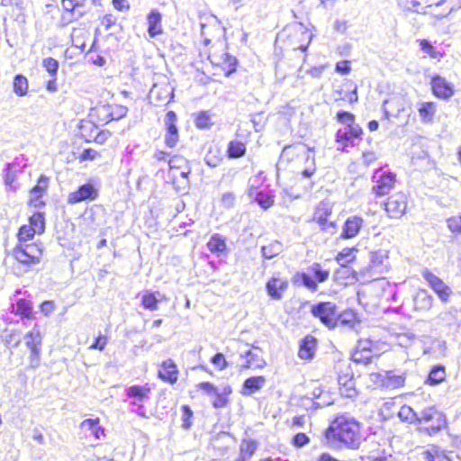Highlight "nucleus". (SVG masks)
Returning a JSON list of instances; mask_svg holds the SVG:
<instances>
[{
    "label": "nucleus",
    "instance_id": "obj_1",
    "mask_svg": "<svg viewBox=\"0 0 461 461\" xmlns=\"http://www.w3.org/2000/svg\"><path fill=\"white\" fill-rule=\"evenodd\" d=\"M326 438L343 443L351 449H357L362 441L360 424L348 413L339 414L326 430Z\"/></svg>",
    "mask_w": 461,
    "mask_h": 461
},
{
    "label": "nucleus",
    "instance_id": "obj_2",
    "mask_svg": "<svg viewBox=\"0 0 461 461\" xmlns=\"http://www.w3.org/2000/svg\"><path fill=\"white\" fill-rule=\"evenodd\" d=\"M446 418L442 412L434 407H428L419 412L418 429L428 435L440 431L446 426Z\"/></svg>",
    "mask_w": 461,
    "mask_h": 461
},
{
    "label": "nucleus",
    "instance_id": "obj_3",
    "mask_svg": "<svg viewBox=\"0 0 461 461\" xmlns=\"http://www.w3.org/2000/svg\"><path fill=\"white\" fill-rule=\"evenodd\" d=\"M13 257L20 263L31 266L39 264L42 256V249L35 243H18L12 251Z\"/></svg>",
    "mask_w": 461,
    "mask_h": 461
},
{
    "label": "nucleus",
    "instance_id": "obj_4",
    "mask_svg": "<svg viewBox=\"0 0 461 461\" xmlns=\"http://www.w3.org/2000/svg\"><path fill=\"white\" fill-rule=\"evenodd\" d=\"M175 87L169 80L163 77L162 80L155 83L149 91V98L150 103L156 106L168 104L174 98Z\"/></svg>",
    "mask_w": 461,
    "mask_h": 461
},
{
    "label": "nucleus",
    "instance_id": "obj_5",
    "mask_svg": "<svg viewBox=\"0 0 461 461\" xmlns=\"http://www.w3.org/2000/svg\"><path fill=\"white\" fill-rule=\"evenodd\" d=\"M311 312L329 329H334L337 326L338 309L335 303L331 302L319 303L312 306Z\"/></svg>",
    "mask_w": 461,
    "mask_h": 461
},
{
    "label": "nucleus",
    "instance_id": "obj_6",
    "mask_svg": "<svg viewBox=\"0 0 461 461\" xmlns=\"http://www.w3.org/2000/svg\"><path fill=\"white\" fill-rule=\"evenodd\" d=\"M373 182L375 185L372 187V191L377 196H383L388 194L395 183V175L392 172H384L382 169H377L373 177Z\"/></svg>",
    "mask_w": 461,
    "mask_h": 461
},
{
    "label": "nucleus",
    "instance_id": "obj_7",
    "mask_svg": "<svg viewBox=\"0 0 461 461\" xmlns=\"http://www.w3.org/2000/svg\"><path fill=\"white\" fill-rule=\"evenodd\" d=\"M406 209L407 197L402 192L393 194L385 203V211L391 218H401L405 213Z\"/></svg>",
    "mask_w": 461,
    "mask_h": 461
},
{
    "label": "nucleus",
    "instance_id": "obj_8",
    "mask_svg": "<svg viewBox=\"0 0 461 461\" xmlns=\"http://www.w3.org/2000/svg\"><path fill=\"white\" fill-rule=\"evenodd\" d=\"M98 197V189L91 183H86L68 195V203L76 204L85 201H94Z\"/></svg>",
    "mask_w": 461,
    "mask_h": 461
},
{
    "label": "nucleus",
    "instance_id": "obj_9",
    "mask_svg": "<svg viewBox=\"0 0 461 461\" xmlns=\"http://www.w3.org/2000/svg\"><path fill=\"white\" fill-rule=\"evenodd\" d=\"M421 275L440 300L444 303L447 302L452 294L450 287L428 269L423 270Z\"/></svg>",
    "mask_w": 461,
    "mask_h": 461
},
{
    "label": "nucleus",
    "instance_id": "obj_10",
    "mask_svg": "<svg viewBox=\"0 0 461 461\" xmlns=\"http://www.w3.org/2000/svg\"><path fill=\"white\" fill-rule=\"evenodd\" d=\"M370 271L374 278L388 272V256L385 251H376L373 253L369 264Z\"/></svg>",
    "mask_w": 461,
    "mask_h": 461
},
{
    "label": "nucleus",
    "instance_id": "obj_11",
    "mask_svg": "<svg viewBox=\"0 0 461 461\" xmlns=\"http://www.w3.org/2000/svg\"><path fill=\"white\" fill-rule=\"evenodd\" d=\"M176 114L173 111L167 112L165 117V125L167 133L165 135V143L167 147L173 148L178 142V131L176 126Z\"/></svg>",
    "mask_w": 461,
    "mask_h": 461
},
{
    "label": "nucleus",
    "instance_id": "obj_12",
    "mask_svg": "<svg viewBox=\"0 0 461 461\" xmlns=\"http://www.w3.org/2000/svg\"><path fill=\"white\" fill-rule=\"evenodd\" d=\"M431 88L433 94L440 99H448L454 95L453 85L440 76L432 77Z\"/></svg>",
    "mask_w": 461,
    "mask_h": 461
},
{
    "label": "nucleus",
    "instance_id": "obj_13",
    "mask_svg": "<svg viewBox=\"0 0 461 461\" xmlns=\"http://www.w3.org/2000/svg\"><path fill=\"white\" fill-rule=\"evenodd\" d=\"M268 295L274 300H280L283 293L288 288L287 280L272 277L266 285Z\"/></svg>",
    "mask_w": 461,
    "mask_h": 461
},
{
    "label": "nucleus",
    "instance_id": "obj_14",
    "mask_svg": "<svg viewBox=\"0 0 461 461\" xmlns=\"http://www.w3.org/2000/svg\"><path fill=\"white\" fill-rule=\"evenodd\" d=\"M158 377L170 384H175L177 381L178 370L172 359H167L162 363L158 370Z\"/></svg>",
    "mask_w": 461,
    "mask_h": 461
},
{
    "label": "nucleus",
    "instance_id": "obj_15",
    "mask_svg": "<svg viewBox=\"0 0 461 461\" xmlns=\"http://www.w3.org/2000/svg\"><path fill=\"white\" fill-rule=\"evenodd\" d=\"M149 393L150 388L147 384L132 385L126 390L127 396L135 398L132 403L138 405L140 409L143 408V402L149 398Z\"/></svg>",
    "mask_w": 461,
    "mask_h": 461
},
{
    "label": "nucleus",
    "instance_id": "obj_16",
    "mask_svg": "<svg viewBox=\"0 0 461 461\" xmlns=\"http://www.w3.org/2000/svg\"><path fill=\"white\" fill-rule=\"evenodd\" d=\"M331 214V208L326 203H321L316 209L314 219L317 221L321 230H329V229H334L335 225L333 222L328 221V217Z\"/></svg>",
    "mask_w": 461,
    "mask_h": 461
},
{
    "label": "nucleus",
    "instance_id": "obj_17",
    "mask_svg": "<svg viewBox=\"0 0 461 461\" xmlns=\"http://www.w3.org/2000/svg\"><path fill=\"white\" fill-rule=\"evenodd\" d=\"M317 340L313 336L308 335L300 342L298 357L302 359H312L315 354Z\"/></svg>",
    "mask_w": 461,
    "mask_h": 461
},
{
    "label": "nucleus",
    "instance_id": "obj_18",
    "mask_svg": "<svg viewBox=\"0 0 461 461\" xmlns=\"http://www.w3.org/2000/svg\"><path fill=\"white\" fill-rule=\"evenodd\" d=\"M363 220L357 216L349 217L343 227L341 237L344 239H351L357 236L362 227Z\"/></svg>",
    "mask_w": 461,
    "mask_h": 461
},
{
    "label": "nucleus",
    "instance_id": "obj_19",
    "mask_svg": "<svg viewBox=\"0 0 461 461\" xmlns=\"http://www.w3.org/2000/svg\"><path fill=\"white\" fill-rule=\"evenodd\" d=\"M416 458L417 461H449L444 452L435 446L421 450L417 454Z\"/></svg>",
    "mask_w": 461,
    "mask_h": 461
},
{
    "label": "nucleus",
    "instance_id": "obj_20",
    "mask_svg": "<svg viewBox=\"0 0 461 461\" xmlns=\"http://www.w3.org/2000/svg\"><path fill=\"white\" fill-rule=\"evenodd\" d=\"M162 15L158 10H152L148 15V32L151 38L162 33Z\"/></svg>",
    "mask_w": 461,
    "mask_h": 461
},
{
    "label": "nucleus",
    "instance_id": "obj_21",
    "mask_svg": "<svg viewBox=\"0 0 461 461\" xmlns=\"http://www.w3.org/2000/svg\"><path fill=\"white\" fill-rule=\"evenodd\" d=\"M240 356L246 357V363L242 366L243 368L261 369L267 365L261 355L250 349L240 353Z\"/></svg>",
    "mask_w": 461,
    "mask_h": 461
},
{
    "label": "nucleus",
    "instance_id": "obj_22",
    "mask_svg": "<svg viewBox=\"0 0 461 461\" xmlns=\"http://www.w3.org/2000/svg\"><path fill=\"white\" fill-rule=\"evenodd\" d=\"M266 384L264 376H253L245 380L242 388L243 395H251L260 390Z\"/></svg>",
    "mask_w": 461,
    "mask_h": 461
},
{
    "label": "nucleus",
    "instance_id": "obj_23",
    "mask_svg": "<svg viewBox=\"0 0 461 461\" xmlns=\"http://www.w3.org/2000/svg\"><path fill=\"white\" fill-rule=\"evenodd\" d=\"M24 339L27 348L31 351L41 350L42 336L37 326H35L31 331L26 333Z\"/></svg>",
    "mask_w": 461,
    "mask_h": 461
},
{
    "label": "nucleus",
    "instance_id": "obj_24",
    "mask_svg": "<svg viewBox=\"0 0 461 461\" xmlns=\"http://www.w3.org/2000/svg\"><path fill=\"white\" fill-rule=\"evenodd\" d=\"M339 384L340 394L347 398H353L357 394L355 381L352 377L339 376Z\"/></svg>",
    "mask_w": 461,
    "mask_h": 461
},
{
    "label": "nucleus",
    "instance_id": "obj_25",
    "mask_svg": "<svg viewBox=\"0 0 461 461\" xmlns=\"http://www.w3.org/2000/svg\"><path fill=\"white\" fill-rule=\"evenodd\" d=\"M414 307L420 311H426L431 308L433 298L425 290L419 291L413 299Z\"/></svg>",
    "mask_w": 461,
    "mask_h": 461
},
{
    "label": "nucleus",
    "instance_id": "obj_26",
    "mask_svg": "<svg viewBox=\"0 0 461 461\" xmlns=\"http://www.w3.org/2000/svg\"><path fill=\"white\" fill-rule=\"evenodd\" d=\"M249 195L250 198L257 201V203L263 208L268 209L274 203L273 196L268 194H264L261 191H258L257 188H250L249 191Z\"/></svg>",
    "mask_w": 461,
    "mask_h": 461
},
{
    "label": "nucleus",
    "instance_id": "obj_27",
    "mask_svg": "<svg viewBox=\"0 0 461 461\" xmlns=\"http://www.w3.org/2000/svg\"><path fill=\"white\" fill-rule=\"evenodd\" d=\"M446 379V369L442 365H438L432 367L430 370L427 384L430 385H436L442 383Z\"/></svg>",
    "mask_w": 461,
    "mask_h": 461
},
{
    "label": "nucleus",
    "instance_id": "obj_28",
    "mask_svg": "<svg viewBox=\"0 0 461 461\" xmlns=\"http://www.w3.org/2000/svg\"><path fill=\"white\" fill-rule=\"evenodd\" d=\"M207 248L212 253H222L227 248L225 239L220 234H213L207 243Z\"/></svg>",
    "mask_w": 461,
    "mask_h": 461
},
{
    "label": "nucleus",
    "instance_id": "obj_29",
    "mask_svg": "<svg viewBox=\"0 0 461 461\" xmlns=\"http://www.w3.org/2000/svg\"><path fill=\"white\" fill-rule=\"evenodd\" d=\"M81 429L88 431L91 435H94L96 438H99L101 435H104V429L99 425V419H87L82 421Z\"/></svg>",
    "mask_w": 461,
    "mask_h": 461
},
{
    "label": "nucleus",
    "instance_id": "obj_30",
    "mask_svg": "<svg viewBox=\"0 0 461 461\" xmlns=\"http://www.w3.org/2000/svg\"><path fill=\"white\" fill-rule=\"evenodd\" d=\"M61 5L65 10L62 19L66 20L67 23H71L75 19L74 14L76 8L83 5V4L76 0H62Z\"/></svg>",
    "mask_w": 461,
    "mask_h": 461
},
{
    "label": "nucleus",
    "instance_id": "obj_31",
    "mask_svg": "<svg viewBox=\"0 0 461 461\" xmlns=\"http://www.w3.org/2000/svg\"><path fill=\"white\" fill-rule=\"evenodd\" d=\"M246 145L239 140H231L229 142L227 153L230 158H239L245 155Z\"/></svg>",
    "mask_w": 461,
    "mask_h": 461
},
{
    "label": "nucleus",
    "instance_id": "obj_32",
    "mask_svg": "<svg viewBox=\"0 0 461 461\" xmlns=\"http://www.w3.org/2000/svg\"><path fill=\"white\" fill-rule=\"evenodd\" d=\"M436 113V105L432 102L422 103L419 108L420 117L424 122H430Z\"/></svg>",
    "mask_w": 461,
    "mask_h": 461
},
{
    "label": "nucleus",
    "instance_id": "obj_33",
    "mask_svg": "<svg viewBox=\"0 0 461 461\" xmlns=\"http://www.w3.org/2000/svg\"><path fill=\"white\" fill-rule=\"evenodd\" d=\"M29 84L27 78L23 75H16L14 78L13 89L16 95L24 96L27 95Z\"/></svg>",
    "mask_w": 461,
    "mask_h": 461
},
{
    "label": "nucleus",
    "instance_id": "obj_34",
    "mask_svg": "<svg viewBox=\"0 0 461 461\" xmlns=\"http://www.w3.org/2000/svg\"><path fill=\"white\" fill-rule=\"evenodd\" d=\"M232 392V389L230 385H226L220 392L219 390L213 395L216 396L214 401L212 402V406L216 409L223 408L228 403V395H230Z\"/></svg>",
    "mask_w": 461,
    "mask_h": 461
},
{
    "label": "nucleus",
    "instance_id": "obj_35",
    "mask_svg": "<svg viewBox=\"0 0 461 461\" xmlns=\"http://www.w3.org/2000/svg\"><path fill=\"white\" fill-rule=\"evenodd\" d=\"M13 312L29 318L32 312L31 302L25 299H19L15 306L13 307Z\"/></svg>",
    "mask_w": 461,
    "mask_h": 461
},
{
    "label": "nucleus",
    "instance_id": "obj_36",
    "mask_svg": "<svg viewBox=\"0 0 461 461\" xmlns=\"http://www.w3.org/2000/svg\"><path fill=\"white\" fill-rule=\"evenodd\" d=\"M261 251L265 258L271 259L281 253L282 244L278 241L271 242L268 245L263 246Z\"/></svg>",
    "mask_w": 461,
    "mask_h": 461
},
{
    "label": "nucleus",
    "instance_id": "obj_37",
    "mask_svg": "<svg viewBox=\"0 0 461 461\" xmlns=\"http://www.w3.org/2000/svg\"><path fill=\"white\" fill-rule=\"evenodd\" d=\"M398 416L403 421H407L410 423H417L419 413L416 412L411 407L403 405L400 409Z\"/></svg>",
    "mask_w": 461,
    "mask_h": 461
},
{
    "label": "nucleus",
    "instance_id": "obj_38",
    "mask_svg": "<svg viewBox=\"0 0 461 461\" xmlns=\"http://www.w3.org/2000/svg\"><path fill=\"white\" fill-rule=\"evenodd\" d=\"M308 270L313 274L315 277V281L319 283H323L328 280L330 276V271L322 269L321 264L313 263Z\"/></svg>",
    "mask_w": 461,
    "mask_h": 461
},
{
    "label": "nucleus",
    "instance_id": "obj_39",
    "mask_svg": "<svg viewBox=\"0 0 461 461\" xmlns=\"http://www.w3.org/2000/svg\"><path fill=\"white\" fill-rule=\"evenodd\" d=\"M158 300L156 298L155 294L146 291L141 297V305L149 311H156L158 309Z\"/></svg>",
    "mask_w": 461,
    "mask_h": 461
},
{
    "label": "nucleus",
    "instance_id": "obj_40",
    "mask_svg": "<svg viewBox=\"0 0 461 461\" xmlns=\"http://www.w3.org/2000/svg\"><path fill=\"white\" fill-rule=\"evenodd\" d=\"M37 229L32 228L30 225H23L18 231V243L26 244V242L32 240L36 233Z\"/></svg>",
    "mask_w": 461,
    "mask_h": 461
},
{
    "label": "nucleus",
    "instance_id": "obj_41",
    "mask_svg": "<svg viewBox=\"0 0 461 461\" xmlns=\"http://www.w3.org/2000/svg\"><path fill=\"white\" fill-rule=\"evenodd\" d=\"M195 125L202 130L209 129L212 125L210 113L207 111L199 112L195 116Z\"/></svg>",
    "mask_w": 461,
    "mask_h": 461
},
{
    "label": "nucleus",
    "instance_id": "obj_42",
    "mask_svg": "<svg viewBox=\"0 0 461 461\" xmlns=\"http://www.w3.org/2000/svg\"><path fill=\"white\" fill-rule=\"evenodd\" d=\"M30 226L37 229L36 231L41 234L45 230V218L41 212H35L30 217Z\"/></svg>",
    "mask_w": 461,
    "mask_h": 461
},
{
    "label": "nucleus",
    "instance_id": "obj_43",
    "mask_svg": "<svg viewBox=\"0 0 461 461\" xmlns=\"http://www.w3.org/2000/svg\"><path fill=\"white\" fill-rule=\"evenodd\" d=\"M1 338L6 346L17 347L21 342L19 333L14 330H5Z\"/></svg>",
    "mask_w": 461,
    "mask_h": 461
},
{
    "label": "nucleus",
    "instance_id": "obj_44",
    "mask_svg": "<svg viewBox=\"0 0 461 461\" xmlns=\"http://www.w3.org/2000/svg\"><path fill=\"white\" fill-rule=\"evenodd\" d=\"M336 140L339 143H342L343 148L342 149H345V147L351 145H354V139L348 131V129L345 127L344 129H339L336 133Z\"/></svg>",
    "mask_w": 461,
    "mask_h": 461
},
{
    "label": "nucleus",
    "instance_id": "obj_45",
    "mask_svg": "<svg viewBox=\"0 0 461 461\" xmlns=\"http://www.w3.org/2000/svg\"><path fill=\"white\" fill-rule=\"evenodd\" d=\"M387 376V385L392 386L393 388H399L403 386L405 382V376L403 374L396 375L394 372L390 371L386 375Z\"/></svg>",
    "mask_w": 461,
    "mask_h": 461
},
{
    "label": "nucleus",
    "instance_id": "obj_46",
    "mask_svg": "<svg viewBox=\"0 0 461 461\" xmlns=\"http://www.w3.org/2000/svg\"><path fill=\"white\" fill-rule=\"evenodd\" d=\"M354 252L355 250L353 249H344L338 254L336 260L341 267H345L348 263L355 258Z\"/></svg>",
    "mask_w": 461,
    "mask_h": 461
},
{
    "label": "nucleus",
    "instance_id": "obj_47",
    "mask_svg": "<svg viewBox=\"0 0 461 461\" xmlns=\"http://www.w3.org/2000/svg\"><path fill=\"white\" fill-rule=\"evenodd\" d=\"M355 321H356V313L351 310L345 311L340 314L338 313L337 326L339 324L343 325V326L344 325L351 326L355 323Z\"/></svg>",
    "mask_w": 461,
    "mask_h": 461
},
{
    "label": "nucleus",
    "instance_id": "obj_48",
    "mask_svg": "<svg viewBox=\"0 0 461 461\" xmlns=\"http://www.w3.org/2000/svg\"><path fill=\"white\" fill-rule=\"evenodd\" d=\"M419 42L421 50L427 53L431 59H438L442 56L428 40H420Z\"/></svg>",
    "mask_w": 461,
    "mask_h": 461
},
{
    "label": "nucleus",
    "instance_id": "obj_49",
    "mask_svg": "<svg viewBox=\"0 0 461 461\" xmlns=\"http://www.w3.org/2000/svg\"><path fill=\"white\" fill-rule=\"evenodd\" d=\"M43 68L49 72L52 77H57L59 69V62L53 58L44 59L42 61Z\"/></svg>",
    "mask_w": 461,
    "mask_h": 461
},
{
    "label": "nucleus",
    "instance_id": "obj_50",
    "mask_svg": "<svg viewBox=\"0 0 461 461\" xmlns=\"http://www.w3.org/2000/svg\"><path fill=\"white\" fill-rule=\"evenodd\" d=\"M448 230L455 234H461V215L453 216L447 220Z\"/></svg>",
    "mask_w": 461,
    "mask_h": 461
},
{
    "label": "nucleus",
    "instance_id": "obj_51",
    "mask_svg": "<svg viewBox=\"0 0 461 461\" xmlns=\"http://www.w3.org/2000/svg\"><path fill=\"white\" fill-rule=\"evenodd\" d=\"M301 280L303 285L312 292H316L318 290L317 282L306 273L301 274Z\"/></svg>",
    "mask_w": 461,
    "mask_h": 461
},
{
    "label": "nucleus",
    "instance_id": "obj_52",
    "mask_svg": "<svg viewBox=\"0 0 461 461\" xmlns=\"http://www.w3.org/2000/svg\"><path fill=\"white\" fill-rule=\"evenodd\" d=\"M49 186V178L43 175H41L39 179L37 185L31 190L34 193L44 194Z\"/></svg>",
    "mask_w": 461,
    "mask_h": 461
},
{
    "label": "nucleus",
    "instance_id": "obj_53",
    "mask_svg": "<svg viewBox=\"0 0 461 461\" xmlns=\"http://www.w3.org/2000/svg\"><path fill=\"white\" fill-rule=\"evenodd\" d=\"M337 119L339 122L345 124L346 127H348L355 122V116L352 113L345 111H339L337 113Z\"/></svg>",
    "mask_w": 461,
    "mask_h": 461
},
{
    "label": "nucleus",
    "instance_id": "obj_54",
    "mask_svg": "<svg viewBox=\"0 0 461 461\" xmlns=\"http://www.w3.org/2000/svg\"><path fill=\"white\" fill-rule=\"evenodd\" d=\"M306 161L310 162L309 167L304 168L302 172V175L304 177H311L316 171L315 162H314V157L311 155L309 152H307L306 155Z\"/></svg>",
    "mask_w": 461,
    "mask_h": 461
},
{
    "label": "nucleus",
    "instance_id": "obj_55",
    "mask_svg": "<svg viewBox=\"0 0 461 461\" xmlns=\"http://www.w3.org/2000/svg\"><path fill=\"white\" fill-rule=\"evenodd\" d=\"M43 194L34 193L32 191L30 192V200L29 204L35 208H42L45 206V203L42 201Z\"/></svg>",
    "mask_w": 461,
    "mask_h": 461
},
{
    "label": "nucleus",
    "instance_id": "obj_56",
    "mask_svg": "<svg viewBox=\"0 0 461 461\" xmlns=\"http://www.w3.org/2000/svg\"><path fill=\"white\" fill-rule=\"evenodd\" d=\"M128 113V108L122 105H117L115 106L112 112H111V119L112 120H118L120 118H122L126 116Z\"/></svg>",
    "mask_w": 461,
    "mask_h": 461
},
{
    "label": "nucleus",
    "instance_id": "obj_57",
    "mask_svg": "<svg viewBox=\"0 0 461 461\" xmlns=\"http://www.w3.org/2000/svg\"><path fill=\"white\" fill-rule=\"evenodd\" d=\"M107 344V338L103 335H99L95 342L89 347V349H98L100 351L104 350Z\"/></svg>",
    "mask_w": 461,
    "mask_h": 461
},
{
    "label": "nucleus",
    "instance_id": "obj_58",
    "mask_svg": "<svg viewBox=\"0 0 461 461\" xmlns=\"http://www.w3.org/2000/svg\"><path fill=\"white\" fill-rule=\"evenodd\" d=\"M212 363L217 366L220 370L226 368L227 362L224 356L221 353H217L212 358Z\"/></svg>",
    "mask_w": 461,
    "mask_h": 461
},
{
    "label": "nucleus",
    "instance_id": "obj_59",
    "mask_svg": "<svg viewBox=\"0 0 461 461\" xmlns=\"http://www.w3.org/2000/svg\"><path fill=\"white\" fill-rule=\"evenodd\" d=\"M41 350L31 351L29 365L32 369H36L40 365Z\"/></svg>",
    "mask_w": 461,
    "mask_h": 461
},
{
    "label": "nucleus",
    "instance_id": "obj_60",
    "mask_svg": "<svg viewBox=\"0 0 461 461\" xmlns=\"http://www.w3.org/2000/svg\"><path fill=\"white\" fill-rule=\"evenodd\" d=\"M197 386L199 389L203 390L204 393H206L209 395L214 394L218 391V388H216L210 382H202Z\"/></svg>",
    "mask_w": 461,
    "mask_h": 461
},
{
    "label": "nucleus",
    "instance_id": "obj_61",
    "mask_svg": "<svg viewBox=\"0 0 461 461\" xmlns=\"http://www.w3.org/2000/svg\"><path fill=\"white\" fill-rule=\"evenodd\" d=\"M294 445L296 447H303L309 442V438L304 433H297L293 438Z\"/></svg>",
    "mask_w": 461,
    "mask_h": 461
},
{
    "label": "nucleus",
    "instance_id": "obj_62",
    "mask_svg": "<svg viewBox=\"0 0 461 461\" xmlns=\"http://www.w3.org/2000/svg\"><path fill=\"white\" fill-rule=\"evenodd\" d=\"M376 160V155L374 151H365L362 154V161L366 167L370 166L374 161Z\"/></svg>",
    "mask_w": 461,
    "mask_h": 461
},
{
    "label": "nucleus",
    "instance_id": "obj_63",
    "mask_svg": "<svg viewBox=\"0 0 461 461\" xmlns=\"http://www.w3.org/2000/svg\"><path fill=\"white\" fill-rule=\"evenodd\" d=\"M333 28L339 33H346L348 30V22L346 20L337 19L334 21Z\"/></svg>",
    "mask_w": 461,
    "mask_h": 461
},
{
    "label": "nucleus",
    "instance_id": "obj_64",
    "mask_svg": "<svg viewBox=\"0 0 461 461\" xmlns=\"http://www.w3.org/2000/svg\"><path fill=\"white\" fill-rule=\"evenodd\" d=\"M346 128L348 129V133L350 134V136H352L353 139L360 138L361 134L363 133L361 127L356 124L355 122L352 125Z\"/></svg>",
    "mask_w": 461,
    "mask_h": 461
}]
</instances>
